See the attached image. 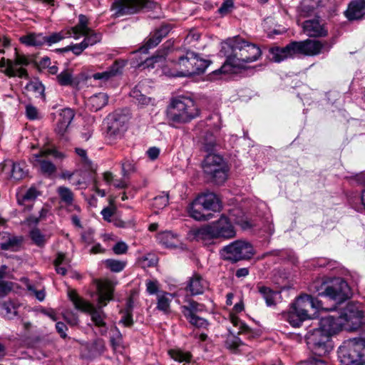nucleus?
I'll use <instances>...</instances> for the list:
<instances>
[{"mask_svg":"<svg viewBox=\"0 0 365 365\" xmlns=\"http://www.w3.org/2000/svg\"><path fill=\"white\" fill-rule=\"evenodd\" d=\"M119 324H122L127 327H131L133 324L132 314L129 312L123 313L120 320L119 321Z\"/></svg>","mask_w":365,"mask_h":365,"instance_id":"680f3d73","label":"nucleus"},{"mask_svg":"<svg viewBox=\"0 0 365 365\" xmlns=\"http://www.w3.org/2000/svg\"><path fill=\"white\" fill-rule=\"evenodd\" d=\"M158 240L167 247H175L178 243V236L169 231L160 234Z\"/></svg>","mask_w":365,"mask_h":365,"instance_id":"473e14b6","label":"nucleus"},{"mask_svg":"<svg viewBox=\"0 0 365 365\" xmlns=\"http://www.w3.org/2000/svg\"><path fill=\"white\" fill-rule=\"evenodd\" d=\"M56 78L61 86H66L73 83V77L68 71H62L56 76Z\"/></svg>","mask_w":365,"mask_h":365,"instance_id":"c03bdc74","label":"nucleus"},{"mask_svg":"<svg viewBox=\"0 0 365 365\" xmlns=\"http://www.w3.org/2000/svg\"><path fill=\"white\" fill-rule=\"evenodd\" d=\"M150 4L148 0H114L111 10L115 16L120 17L135 14L143 8H148Z\"/></svg>","mask_w":365,"mask_h":365,"instance_id":"2eb2a0df","label":"nucleus"},{"mask_svg":"<svg viewBox=\"0 0 365 365\" xmlns=\"http://www.w3.org/2000/svg\"><path fill=\"white\" fill-rule=\"evenodd\" d=\"M202 205L196 199L190 204L188 208L189 215L196 220H208L212 217L211 213H205Z\"/></svg>","mask_w":365,"mask_h":365,"instance_id":"a878e982","label":"nucleus"},{"mask_svg":"<svg viewBox=\"0 0 365 365\" xmlns=\"http://www.w3.org/2000/svg\"><path fill=\"white\" fill-rule=\"evenodd\" d=\"M65 38L64 34L62 32L53 33L48 36H46V43L51 46L53 43H56Z\"/></svg>","mask_w":365,"mask_h":365,"instance_id":"4d7b16f0","label":"nucleus"},{"mask_svg":"<svg viewBox=\"0 0 365 365\" xmlns=\"http://www.w3.org/2000/svg\"><path fill=\"white\" fill-rule=\"evenodd\" d=\"M331 0H304V6L310 9L325 7L331 4Z\"/></svg>","mask_w":365,"mask_h":365,"instance_id":"37998d69","label":"nucleus"},{"mask_svg":"<svg viewBox=\"0 0 365 365\" xmlns=\"http://www.w3.org/2000/svg\"><path fill=\"white\" fill-rule=\"evenodd\" d=\"M206 175L217 184L223 183L227 177V166L224 159L219 155L209 153L202 163Z\"/></svg>","mask_w":365,"mask_h":365,"instance_id":"1a4fd4ad","label":"nucleus"},{"mask_svg":"<svg viewBox=\"0 0 365 365\" xmlns=\"http://www.w3.org/2000/svg\"><path fill=\"white\" fill-rule=\"evenodd\" d=\"M146 290L149 294H155L158 292V283L157 281L148 280L145 283Z\"/></svg>","mask_w":365,"mask_h":365,"instance_id":"e2e57ef3","label":"nucleus"},{"mask_svg":"<svg viewBox=\"0 0 365 365\" xmlns=\"http://www.w3.org/2000/svg\"><path fill=\"white\" fill-rule=\"evenodd\" d=\"M332 43L327 41L306 39L300 41H292L284 47H274L269 50L271 59L279 63L288 58L299 56H314L324 53H328L332 47Z\"/></svg>","mask_w":365,"mask_h":365,"instance_id":"7ed1b4c3","label":"nucleus"},{"mask_svg":"<svg viewBox=\"0 0 365 365\" xmlns=\"http://www.w3.org/2000/svg\"><path fill=\"white\" fill-rule=\"evenodd\" d=\"M231 322L235 327H238L239 331H237V334H247L248 337L253 336L254 333L252 330L238 317H232Z\"/></svg>","mask_w":365,"mask_h":365,"instance_id":"58836bf2","label":"nucleus"},{"mask_svg":"<svg viewBox=\"0 0 365 365\" xmlns=\"http://www.w3.org/2000/svg\"><path fill=\"white\" fill-rule=\"evenodd\" d=\"M173 295L168 292H163L157 294V309L164 313H168L170 308V302Z\"/></svg>","mask_w":365,"mask_h":365,"instance_id":"c756f323","label":"nucleus"},{"mask_svg":"<svg viewBox=\"0 0 365 365\" xmlns=\"http://www.w3.org/2000/svg\"><path fill=\"white\" fill-rule=\"evenodd\" d=\"M206 211L217 212L220 209V202L217 196L213 192L200 195L195 198Z\"/></svg>","mask_w":365,"mask_h":365,"instance_id":"5701e85b","label":"nucleus"},{"mask_svg":"<svg viewBox=\"0 0 365 365\" xmlns=\"http://www.w3.org/2000/svg\"><path fill=\"white\" fill-rule=\"evenodd\" d=\"M111 336H110V343L112 346L115 349L120 347L123 343V336L118 329V327H114L110 330Z\"/></svg>","mask_w":365,"mask_h":365,"instance_id":"a19ab883","label":"nucleus"},{"mask_svg":"<svg viewBox=\"0 0 365 365\" xmlns=\"http://www.w3.org/2000/svg\"><path fill=\"white\" fill-rule=\"evenodd\" d=\"M168 204V196L163 195L155 197L153 199V205L158 209H162Z\"/></svg>","mask_w":365,"mask_h":365,"instance_id":"6e6d98bb","label":"nucleus"},{"mask_svg":"<svg viewBox=\"0 0 365 365\" xmlns=\"http://www.w3.org/2000/svg\"><path fill=\"white\" fill-rule=\"evenodd\" d=\"M126 63L127 61L125 60H116L108 70L111 75L115 77L122 73L123 69L125 66Z\"/></svg>","mask_w":365,"mask_h":365,"instance_id":"a18cd8bd","label":"nucleus"},{"mask_svg":"<svg viewBox=\"0 0 365 365\" xmlns=\"http://www.w3.org/2000/svg\"><path fill=\"white\" fill-rule=\"evenodd\" d=\"M25 168L24 163L6 160L1 165V171L6 174L7 178L20 180L26 175L27 171Z\"/></svg>","mask_w":365,"mask_h":365,"instance_id":"a211bd4d","label":"nucleus"},{"mask_svg":"<svg viewBox=\"0 0 365 365\" xmlns=\"http://www.w3.org/2000/svg\"><path fill=\"white\" fill-rule=\"evenodd\" d=\"M69 125L63 123L58 120V123L56 125V127L55 128V130L58 135H59L62 138H63L65 140H68V138L66 136V132L68 130Z\"/></svg>","mask_w":365,"mask_h":365,"instance_id":"5fc2aeb1","label":"nucleus"},{"mask_svg":"<svg viewBox=\"0 0 365 365\" xmlns=\"http://www.w3.org/2000/svg\"><path fill=\"white\" fill-rule=\"evenodd\" d=\"M172 27L169 24H165L151 32L148 37L144 41V44L139 48L141 53H147L149 49L153 48L157 46L162 39L166 37Z\"/></svg>","mask_w":365,"mask_h":365,"instance_id":"f3484780","label":"nucleus"},{"mask_svg":"<svg viewBox=\"0 0 365 365\" xmlns=\"http://www.w3.org/2000/svg\"><path fill=\"white\" fill-rule=\"evenodd\" d=\"M303 29L311 37H324L328 34L324 24L319 19L307 20L303 23Z\"/></svg>","mask_w":365,"mask_h":365,"instance_id":"4be33fe9","label":"nucleus"},{"mask_svg":"<svg viewBox=\"0 0 365 365\" xmlns=\"http://www.w3.org/2000/svg\"><path fill=\"white\" fill-rule=\"evenodd\" d=\"M215 145L216 141L214 136L211 133H207L204 138L203 149L206 152H211L214 150Z\"/></svg>","mask_w":365,"mask_h":365,"instance_id":"3c124183","label":"nucleus"},{"mask_svg":"<svg viewBox=\"0 0 365 365\" xmlns=\"http://www.w3.org/2000/svg\"><path fill=\"white\" fill-rule=\"evenodd\" d=\"M243 343L242 340L235 334H230L227 337L225 346L232 351H235Z\"/></svg>","mask_w":365,"mask_h":365,"instance_id":"79ce46f5","label":"nucleus"},{"mask_svg":"<svg viewBox=\"0 0 365 365\" xmlns=\"http://www.w3.org/2000/svg\"><path fill=\"white\" fill-rule=\"evenodd\" d=\"M76 153L81 158V163L86 169L91 168V162L88 158L86 150L82 148H76L75 149Z\"/></svg>","mask_w":365,"mask_h":365,"instance_id":"864d4df0","label":"nucleus"},{"mask_svg":"<svg viewBox=\"0 0 365 365\" xmlns=\"http://www.w3.org/2000/svg\"><path fill=\"white\" fill-rule=\"evenodd\" d=\"M341 324L339 315H327L319 320L317 329L331 338L333 334L342 329Z\"/></svg>","mask_w":365,"mask_h":365,"instance_id":"6ab92c4d","label":"nucleus"},{"mask_svg":"<svg viewBox=\"0 0 365 365\" xmlns=\"http://www.w3.org/2000/svg\"><path fill=\"white\" fill-rule=\"evenodd\" d=\"M65 321L71 326H76L78 323V317L72 312H66L63 314Z\"/></svg>","mask_w":365,"mask_h":365,"instance_id":"0e129e2a","label":"nucleus"},{"mask_svg":"<svg viewBox=\"0 0 365 365\" xmlns=\"http://www.w3.org/2000/svg\"><path fill=\"white\" fill-rule=\"evenodd\" d=\"M234 7V0H225L218 9L217 12L220 15L224 16L230 14Z\"/></svg>","mask_w":365,"mask_h":365,"instance_id":"09e8293b","label":"nucleus"},{"mask_svg":"<svg viewBox=\"0 0 365 365\" xmlns=\"http://www.w3.org/2000/svg\"><path fill=\"white\" fill-rule=\"evenodd\" d=\"M305 340L311 351L319 356L328 354L333 349L331 338L317 328L309 331Z\"/></svg>","mask_w":365,"mask_h":365,"instance_id":"9b49d317","label":"nucleus"},{"mask_svg":"<svg viewBox=\"0 0 365 365\" xmlns=\"http://www.w3.org/2000/svg\"><path fill=\"white\" fill-rule=\"evenodd\" d=\"M96 285L98 294V309L79 297L75 290H68V297L76 309L91 315L92 322L100 328V332L103 335L106 334L108 328L105 322L106 315L101 309L113 300L115 284L108 279H96Z\"/></svg>","mask_w":365,"mask_h":365,"instance_id":"f03ea898","label":"nucleus"},{"mask_svg":"<svg viewBox=\"0 0 365 365\" xmlns=\"http://www.w3.org/2000/svg\"><path fill=\"white\" fill-rule=\"evenodd\" d=\"M140 85L135 86L130 93V97L135 101V103L141 106H147L150 101L151 98L143 94L140 90Z\"/></svg>","mask_w":365,"mask_h":365,"instance_id":"f704fd0d","label":"nucleus"},{"mask_svg":"<svg viewBox=\"0 0 365 365\" xmlns=\"http://www.w3.org/2000/svg\"><path fill=\"white\" fill-rule=\"evenodd\" d=\"M20 41L27 46H40L46 43V36L42 34H30L21 37Z\"/></svg>","mask_w":365,"mask_h":365,"instance_id":"7c9ffc66","label":"nucleus"},{"mask_svg":"<svg viewBox=\"0 0 365 365\" xmlns=\"http://www.w3.org/2000/svg\"><path fill=\"white\" fill-rule=\"evenodd\" d=\"M145 266L153 267L158 263V258L155 255L148 254L143 257Z\"/></svg>","mask_w":365,"mask_h":365,"instance_id":"052dcab7","label":"nucleus"},{"mask_svg":"<svg viewBox=\"0 0 365 365\" xmlns=\"http://www.w3.org/2000/svg\"><path fill=\"white\" fill-rule=\"evenodd\" d=\"M169 356L178 362H189L192 355L189 351H184L180 349H173L168 351Z\"/></svg>","mask_w":365,"mask_h":365,"instance_id":"c9c22d12","label":"nucleus"},{"mask_svg":"<svg viewBox=\"0 0 365 365\" xmlns=\"http://www.w3.org/2000/svg\"><path fill=\"white\" fill-rule=\"evenodd\" d=\"M74 111L71 108H64L59 113L58 120L70 125L74 118Z\"/></svg>","mask_w":365,"mask_h":365,"instance_id":"49530a36","label":"nucleus"},{"mask_svg":"<svg viewBox=\"0 0 365 365\" xmlns=\"http://www.w3.org/2000/svg\"><path fill=\"white\" fill-rule=\"evenodd\" d=\"M222 51L226 56L225 62L215 73H231L236 68H246V63L257 61L262 56L260 48L245 38L236 36L222 43Z\"/></svg>","mask_w":365,"mask_h":365,"instance_id":"f257e3e1","label":"nucleus"},{"mask_svg":"<svg viewBox=\"0 0 365 365\" xmlns=\"http://www.w3.org/2000/svg\"><path fill=\"white\" fill-rule=\"evenodd\" d=\"M314 265L318 266L319 267H327L329 269H333L336 267V262L331 261L329 259L323 258V259H319L316 262V264Z\"/></svg>","mask_w":365,"mask_h":365,"instance_id":"bf43d9fd","label":"nucleus"},{"mask_svg":"<svg viewBox=\"0 0 365 365\" xmlns=\"http://www.w3.org/2000/svg\"><path fill=\"white\" fill-rule=\"evenodd\" d=\"M321 289H323V291L320 292L317 289L319 295L328 297L338 304L346 300L351 294L347 282L340 277L334 278L329 283L323 282Z\"/></svg>","mask_w":365,"mask_h":365,"instance_id":"9d476101","label":"nucleus"},{"mask_svg":"<svg viewBox=\"0 0 365 365\" xmlns=\"http://www.w3.org/2000/svg\"><path fill=\"white\" fill-rule=\"evenodd\" d=\"M324 309L320 301L308 294L299 296L295 300L287 314V320L294 327H298L302 322L310 318L311 310Z\"/></svg>","mask_w":365,"mask_h":365,"instance_id":"423d86ee","label":"nucleus"},{"mask_svg":"<svg viewBox=\"0 0 365 365\" xmlns=\"http://www.w3.org/2000/svg\"><path fill=\"white\" fill-rule=\"evenodd\" d=\"M221 255L225 259L236 262L252 258L255 255V250L249 242L236 240L225 246L221 250Z\"/></svg>","mask_w":365,"mask_h":365,"instance_id":"f8f14e48","label":"nucleus"},{"mask_svg":"<svg viewBox=\"0 0 365 365\" xmlns=\"http://www.w3.org/2000/svg\"><path fill=\"white\" fill-rule=\"evenodd\" d=\"M365 340L354 338L346 340L339 347L338 358L341 365H364L362 351Z\"/></svg>","mask_w":365,"mask_h":365,"instance_id":"6e6552de","label":"nucleus"},{"mask_svg":"<svg viewBox=\"0 0 365 365\" xmlns=\"http://www.w3.org/2000/svg\"><path fill=\"white\" fill-rule=\"evenodd\" d=\"M257 287L267 306L270 307L275 304L276 298L279 295L278 292L273 291L269 287L261 284H258Z\"/></svg>","mask_w":365,"mask_h":365,"instance_id":"2f4dec72","label":"nucleus"},{"mask_svg":"<svg viewBox=\"0 0 365 365\" xmlns=\"http://www.w3.org/2000/svg\"><path fill=\"white\" fill-rule=\"evenodd\" d=\"M121 166H122V173L124 177L130 174V173H131L134 170L133 164L128 160H124L122 163Z\"/></svg>","mask_w":365,"mask_h":365,"instance_id":"69168bd1","label":"nucleus"},{"mask_svg":"<svg viewBox=\"0 0 365 365\" xmlns=\"http://www.w3.org/2000/svg\"><path fill=\"white\" fill-rule=\"evenodd\" d=\"M167 51L165 49L159 50L152 57L147 58L145 61V65L148 68H154L155 64L162 63L165 59Z\"/></svg>","mask_w":365,"mask_h":365,"instance_id":"4c0bfd02","label":"nucleus"},{"mask_svg":"<svg viewBox=\"0 0 365 365\" xmlns=\"http://www.w3.org/2000/svg\"><path fill=\"white\" fill-rule=\"evenodd\" d=\"M88 19L83 14L78 16V23L71 29L69 32L70 35H73V38L78 39L81 36L82 33L88 32L91 29L88 26Z\"/></svg>","mask_w":365,"mask_h":365,"instance_id":"c85d7f7f","label":"nucleus"},{"mask_svg":"<svg viewBox=\"0 0 365 365\" xmlns=\"http://www.w3.org/2000/svg\"><path fill=\"white\" fill-rule=\"evenodd\" d=\"M104 263L106 267L113 272H119L122 271L126 264V263L123 261L113 259H108L104 262Z\"/></svg>","mask_w":365,"mask_h":365,"instance_id":"ea45409f","label":"nucleus"},{"mask_svg":"<svg viewBox=\"0 0 365 365\" xmlns=\"http://www.w3.org/2000/svg\"><path fill=\"white\" fill-rule=\"evenodd\" d=\"M23 237L8 232H0V248L2 250L18 252L23 244Z\"/></svg>","mask_w":365,"mask_h":365,"instance_id":"412c9836","label":"nucleus"},{"mask_svg":"<svg viewBox=\"0 0 365 365\" xmlns=\"http://www.w3.org/2000/svg\"><path fill=\"white\" fill-rule=\"evenodd\" d=\"M130 118L127 109L116 110L108 117V130L111 135H118L125 132Z\"/></svg>","mask_w":365,"mask_h":365,"instance_id":"dca6fc26","label":"nucleus"},{"mask_svg":"<svg viewBox=\"0 0 365 365\" xmlns=\"http://www.w3.org/2000/svg\"><path fill=\"white\" fill-rule=\"evenodd\" d=\"M113 250L116 255L125 254L128 250V245L123 242H118L113 246Z\"/></svg>","mask_w":365,"mask_h":365,"instance_id":"338daca9","label":"nucleus"},{"mask_svg":"<svg viewBox=\"0 0 365 365\" xmlns=\"http://www.w3.org/2000/svg\"><path fill=\"white\" fill-rule=\"evenodd\" d=\"M192 232L197 240L215 238L231 239L236 235V231L230 219L224 215L209 225L193 230Z\"/></svg>","mask_w":365,"mask_h":365,"instance_id":"39448f33","label":"nucleus"},{"mask_svg":"<svg viewBox=\"0 0 365 365\" xmlns=\"http://www.w3.org/2000/svg\"><path fill=\"white\" fill-rule=\"evenodd\" d=\"M57 193L59 196L61 202L66 205H71L74 201V194L72 190L65 186H60L57 188Z\"/></svg>","mask_w":365,"mask_h":365,"instance_id":"72a5a7b5","label":"nucleus"},{"mask_svg":"<svg viewBox=\"0 0 365 365\" xmlns=\"http://www.w3.org/2000/svg\"><path fill=\"white\" fill-rule=\"evenodd\" d=\"M84 36V39L83 40V43H86V48L90 46H93L96 43H98L101 40V34L100 33L96 32L95 31L90 29L88 32L82 33V36Z\"/></svg>","mask_w":365,"mask_h":365,"instance_id":"e433bc0d","label":"nucleus"},{"mask_svg":"<svg viewBox=\"0 0 365 365\" xmlns=\"http://www.w3.org/2000/svg\"><path fill=\"white\" fill-rule=\"evenodd\" d=\"M30 237L38 246H43L45 244V236L38 229L32 230L30 232Z\"/></svg>","mask_w":365,"mask_h":365,"instance_id":"8fccbe9b","label":"nucleus"},{"mask_svg":"<svg viewBox=\"0 0 365 365\" xmlns=\"http://www.w3.org/2000/svg\"><path fill=\"white\" fill-rule=\"evenodd\" d=\"M86 48V43L81 41L80 43L68 46L61 49L62 51H71L75 55H80Z\"/></svg>","mask_w":365,"mask_h":365,"instance_id":"603ef678","label":"nucleus"},{"mask_svg":"<svg viewBox=\"0 0 365 365\" xmlns=\"http://www.w3.org/2000/svg\"><path fill=\"white\" fill-rule=\"evenodd\" d=\"M44 157L46 155L41 151L35 155L36 161L39 164L41 172L46 176H51L56 171V167L52 162L43 159Z\"/></svg>","mask_w":365,"mask_h":365,"instance_id":"cd10ccee","label":"nucleus"},{"mask_svg":"<svg viewBox=\"0 0 365 365\" xmlns=\"http://www.w3.org/2000/svg\"><path fill=\"white\" fill-rule=\"evenodd\" d=\"M342 329L355 331L361 327L364 313L354 304H348L339 314Z\"/></svg>","mask_w":365,"mask_h":365,"instance_id":"4468645a","label":"nucleus"},{"mask_svg":"<svg viewBox=\"0 0 365 365\" xmlns=\"http://www.w3.org/2000/svg\"><path fill=\"white\" fill-rule=\"evenodd\" d=\"M26 115L27 118L31 120L39 118L37 108L32 105H27L26 106Z\"/></svg>","mask_w":365,"mask_h":365,"instance_id":"13d9d810","label":"nucleus"},{"mask_svg":"<svg viewBox=\"0 0 365 365\" xmlns=\"http://www.w3.org/2000/svg\"><path fill=\"white\" fill-rule=\"evenodd\" d=\"M69 260L66 258L65 254L63 252H58L56 259H54V265H68Z\"/></svg>","mask_w":365,"mask_h":365,"instance_id":"774afa93","label":"nucleus"},{"mask_svg":"<svg viewBox=\"0 0 365 365\" xmlns=\"http://www.w3.org/2000/svg\"><path fill=\"white\" fill-rule=\"evenodd\" d=\"M207 287L206 280L199 274H194L189 280L186 290L190 292L191 295H197L203 293Z\"/></svg>","mask_w":365,"mask_h":365,"instance_id":"393cba45","label":"nucleus"},{"mask_svg":"<svg viewBox=\"0 0 365 365\" xmlns=\"http://www.w3.org/2000/svg\"><path fill=\"white\" fill-rule=\"evenodd\" d=\"M167 118L173 125L187 123L200 115V110L190 98L178 97L173 98L166 110Z\"/></svg>","mask_w":365,"mask_h":365,"instance_id":"20e7f679","label":"nucleus"},{"mask_svg":"<svg viewBox=\"0 0 365 365\" xmlns=\"http://www.w3.org/2000/svg\"><path fill=\"white\" fill-rule=\"evenodd\" d=\"M29 64L28 59L24 56L16 54L14 61H9L7 68L4 71V73L10 77L19 76L20 78H26L27 72L26 69L20 68L19 66H26Z\"/></svg>","mask_w":365,"mask_h":365,"instance_id":"aec40b11","label":"nucleus"},{"mask_svg":"<svg viewBox=\"0 0 365 365\" xmlns=\"http://www.w3.org/2000/svg\"><path fill=\"white\" fill-rule=\"evenodd\" d=\"M39 195V192L34 187H30L26 193L22 196V199H18L19 204H21L23 201H34Z\"/></svg>","mask_w":365,"mask_h":365,"instance_id":"de8ad7c7","label":"nucleus"},{"mask_svg":"<svg viewBox=\"0 0 365 365\" xmlns=\"http://www.w3.org/2000/svg\"><path fill=\"white\" fill-rule=\"evenodd\" d=\"M211 61L202 58L200 55L192 51H187L185 55L178 56L174 61L178 70L175 76H189L202 73L210 64Z\"/></svg>","mask_w":365,"mask_h":365,"instance_id":"0eeeda50","label":"nucleus"},{"mask_svg":"<svg viewBox=\"0 0 365 365\" xmlns=\"http://www.w3.org/2000/svg\"><path fill=\"white\" fill-rule=\"evenodd\" d=\"M108 101V96L105 93H99L90 97L87 101V106L92 111H98Z\"/></svg>","mask_w":365,"mask_h":365,"instance_id":"bb28decb","label":"nucleus"},{"mask_svg":"<svg viewBox=\"0 0 365 365\" xmlns=\"http://www.w3.org/2000/svg\"><path fill=\"white\" fill-rule=\"evenodd\" d=\"M181 312L190 325L197 329H205L209 323L198 314L205 310V306L194 300L187 301V304L180 307Z\"/></svg>","mask_w":365,"mask_h":365,"instance_id":"ddd939ff","label":"nucleus"},{"mask_svg":"<svg viewBox=\"0 0 365 365\" xmlns=\"http://www.w3.org/2000/svg\"><path fill=\"white\" fill-rule=\"evenodd\" d=\"M345 16L350 21L361 19L365 16V0L351 1L345 11Z\"/></svg>","mask_w":365,"mask_h":365,"instance_id":"b1692460","label":"nucleus"}]
</instances>
